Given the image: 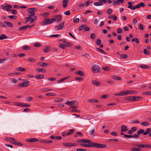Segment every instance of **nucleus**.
<instances>
[{
  "label": "nucleus",
  "instance_id": "obj_1",
  "mask_svg": "<svg viewBox=\"0 0 151 151\" xmlns=\"http://www.w3.org/2000/svg\"><path fill=\"white\" fill-rule=\"evenodd\" d=\"M88 144L83 143L80 144L79 145L83 147H94L96 148H103L107 147V145L104 144H101L94 142L92 141H90V143H87Z\"/></svg>",
  "mask_w": 151,
  "mask_h": 151
},
{
  "label": "nucleus",
  "instance_id": "obj_2",
  "mask_svg": "<svg viewBox=\"0 0 151 151\" xmlns=\"http://www.w3.org/2000/svg\"><path fill=\"white\" fill-rule=\"evenodd\" d=\"M62 19V16L60 15H58L55 18H52L51 19L48 18V24H51L54 22H60L61 21Z\"/></svg>",
  "mask_w": 151,
  "mask_h": 151
},
{
  "label": "nucleus",
  "instance_id": "obj_3",
  "mask_svg": "<svg viewBox=\"0 0 151 151\" xmlns=\"http://www.w3.org/2000/svg\"><path fill=\"white\" fill-rule=\"evenodd\" d=\"M107 0H100L99 2H95L94 5L95 6H101L107 2Z\"/></svg>",
  "mask_w": 151,
  "mask_h": 151
},
{
  "label": "nucleus",
  "instance_id": "obj_4",
  "mask_svg": "<svg viewBox=\"0 0 151 151\" xmlns=\"http://www.w3.org/2000/svg\"><path fill=\"white\" fill-rule=\"evenodd\" d=\"M65 23V22H63L60 23L58 26H55V28H57V30L61 29L63 28Z\"/></svg>",
  "mask_w": 151,
  "mask_h": 151
},
{
  "label": "nucleus",
  "instance_id": "obj_5",
  "mask_svg": "<svg viewBox=\"0 0 151 151\" xmlns=\"http://www.w3.org/2000/svg\"><path fill=\"white\" fill-rule=\"evenodd\" d=\"M145 6V4L143 2H142L140 3H139L135 6V7L134 8V10L136 9L140 8L141 7H144Z\"/></svg>",
  "mask_w": 151,
  "mask_h": 151
},
{
  "label": "nucleus",
  "instance_id": "obj_6",
  "mask_svg": "<svg viewBox=\"0 0 151 151\" xmlns=\"http://www.w3.org/2000/svg\"><path fill=\"white\" fill-rule=\"evenodd\" d=\"M99 66L97 65H95L92 68V71L94 73H96L99 72Z\"/></svg>",
  "mask_w": 151,
  "mask_h": 151
},
{
  "label": "nucleus",
  "instance_id": "obj_7",
  "mask_svg": "<svg viewBox=\"0 0 151 151\" xmlns=\"http://www.w3.org/2000/svg\"><path fill=\"white\" fill-rule=\"evenodd\" d=\"M134 3V1H131V2H128V8L132 10H134V8L135 7V6H133L132 5V4H133Z\"/></svg>",
  "mask_w": 151,
  "mask_h": 151
},
{
  "label": "nucleus",
  "instance_id": "obj_8",
  "mask_svg": "<svg viewBox=\"0 0 151 151\" xmlns=\"http://www.w3.org/2000/svg\"><path fill=\"white\" fill-rule=\"evenodd\" d=\"M124 1V0H114L113 4L114 5H119L120 3H123Z\"/></svg>",
  "mask_w": 151,
  "mask_h": 151
},
{
  "label": "nucleus",
  "instance_id": "obj_9",
  "mask_svg": "<svg viewBox=\"0 0 151 151\" xmlns=\"http://www.w3.org/2000/svg\"><path fill=\"white\" fill-rule=\"evenodd\" d=\"M78 142H83L85 143H90V140H89L87 139H79Z\"/></svg>",
  "mask_w": 151,
  "mask_h": 151
},
{
  "label": "nucleus",
  "instance_id": "obj_10",
  "mask_svg": "<svg viewBox=\"0 0 151 151\" xmlns=\"http://www.w3.org/2000/svg\"><path fill=\"white\" fill-rule=\"evenodd\" d=\"M38 141V139L36 138H29L26 140V141L30 142H37Z\"/></svg>",
  "mask_w": 151,
  "mask_h": 151
},
{
  "label": "nucleus",
  "instance_id": "obj_11",
  "mask_svg": "<svg viewBox=\"0 0 151 151\" xmlns=\"http://www.w3.org/2000/svg\"><path fill=\"white\" fill-rule=\"evenodd\" d=\"M141 97L138 96H133L132 97V101H139L140 99H141Z\"/></svg>",
  "mask_w": 151,
  "mask_h": 151
},
{
  "label": "nucleus",
  "instance_id": "obj_12",
  "mask_svg": "<svg viewBox=\"0 0 151 151\" xmlns=\"http://www.w3.org/2000/svg\"><path fill=\"white\" fill-rule=\"evenodd\" d=\"M76 74L79 75V76H85V74L84 72L82 71H78L75 73Z\"/></svg>",
  "mask_w": 151,
  "mask_h": 151
},
{
  "label": "nucleus",
  "instance_id": "obj_13",
  "mask_svg": "<svg viewBox=\"0 0 151 151\" xmlns=\"http://www.w3.org/2000/svg\"><path fill=\"white\" fill-rule=\"evenodd\" d=\"M11 143L17 146H22L23 145L22 143L19 142H11Z\"/></svg>",
  "mask_w": 151,
  "mask_h": 151
},
{
  "label": "nucleus",
  "instance_id": "obj_14",
  "mask_svg": "<svg viewBox=\"0 0 151 151\" xmlns=\"http://www.w3.org/2000/svg\"><path fill=\"white\" fill-rule=\"evenodd\" d=\"M68 0H64L63 1V7L64 8H65L68 5Z\"/></svg>",
  "mask_w": 151,
  "mask_h": 151
},
{
  "label": "nucleus",
  "instance_id": "obj_15",
  "mask_svg": "<svg viewBox=\"0 0 151 151\" xmlns=\"http://www.w3.org/2000/svg\"><path fill=\"white\" fill-rule=\"evenodd\" d=\"M17 86L19 87H24L27 86V84L26 83H21L17 85Z\"/></svg>",
  "mask_w": 151,
  "mask_h": 151
},
{
  "label": "nucleus",
  "instance_id": "obj_16",
  "mask_svg": "<svg viewBox=\"0 0 151 151\" xmlns=\"http://www.w3.org/2000/svg\"><path fill=\"white\" fill-rule=\"evenodd\" d=\"M151 132V128H148L146 129V131L144 132L143 133L144 135H146L149 133H150V132Z\"/></svg>",
  "mask_w": 151,
  "mask_h": 151
},
{
  "label": "nucleus",
  "instance_id": "obj_17",
  "mask_svg": "<svg viewBox=\"0 0 151 151\" xmlns=\"http://www.w3.org/2000/svg\"><path fill=\"white\" fill-rule=\"evenodd\" d=\"M47 24V18L44 19L43 22L41 23V25H43Z\"/></svg>",
  "mask_w": 151,
  "mask_h": 151
},
{
  "label": "nucleus",
  "instance_id": "obj_18",
  "mask_svg": "<svg viewBox=\"0 0 151 151\" xmlns=\"http://www.w3.org/2000/svg\"><path fill=\"white\" fill-rule=\"evenodd\" d=\"M37 65L40 66H45L47 65V63H46L42 62H40L38 63Z\"/></svg>",
  "mask_w": 151,
  "mask_h": 151
},
{
  "label": "nucleus",
  "instance_id": "obj_19",
  "mask_svg": "<svg viewBox=\"0 0 151 151\" xmlns=\"http://www.w3.org/2000/svg\"><path fill=\"white\" fill-rule=\"evenodd\" d=\"M36 70L38 72H42L43 73H45L46 71V70L44 69L40 68H38Z\"/></svg>",
  "mask_w": 151,
  "mask_h": 151
},
{
  "label": "nucleus",
  "instance_id": "obj_20",
  "mask_svg": "<svg viewBox=\"0 0 151 151\" xmlns=\"http://www.w3.org/2000/svg\"><path fill=\"white\" fill-rule=\"evenodd\" d=\"M4 23L7 25V26L9 27H13V24L11 22L8 21H4Z\"/></svg>",
  "mask_w": 151,
  "mask_h": 151
},
{
  "label": "nucleus",
  "instance_id": "obj_21",
  "mask_svg": "<svg viewBox=\"0 0 151 151\" xmlns=\"http://www.w3.org/2000/svg\"><path fill=\"white\" fill-rule=\"evenodd\" d=\"M69 77H64V78H61L60 80L57 81L58 83H60V82H62L63 81H64L66 80V79H68Z\"/></svg>",
  "mask_w": 151,
  "mask_h": 151
},
{
  "label": "nucleus",
  "instance_id": "obj_22",
  "mask_svg": "<svg viewBox=\"0 0 151 151\" xmlns=\"http://www.w3.org/2000/svg\"><path fill=\"white\" fill-rule=\"evenodd\" d=\"M127 127L125 125H122L121 127V131L122 132H125L127 130Z\"/></svg>",
  "mask_w": 151,
  "mask_h": 151
},
{
  "label": "nucleus",
  "instance_id": "obj_23",
  "mask_svg": "<svg viewBox=\"0 0 151 151\" xmlns=\"http://www.w3.org/2000/svg\"><path fill=\"white\" fill-rule=\"evenodd\" d=\"M63 145L65 146L68 147H72L74 146V144L69 143H64Z\"/></svg>",
  "mask_w": 151,
  "mask_h": 151
},
{
  "label": "nucleus",
  "instance_id": "obj_24",
  "mask_svg": "<svg viewBox=\"0 0 151 151\" xmlns=\"http://www.w3.org/2000/svg\"><path fill=\"white\" fill-rule=\"evenodd\" d=\"M35 78L37 79H41L44 78V75H36L35 76Z\"/></svg>",
  "mask_w": 151,
  "mask_h": 151
},
{
  "label": "nucleus",
  "instance_id": "obj_25",
  "mask_svg": "<svg viewBox=\"0 0 151 151\" xmlns=\"http://www.w3.org/2000/svg\"><path fill=\"white\" fill-rule=\"evenodd\" d=\"M16 70L17 71L23 72L25 71L26 69L23 67H20L17 68Z\"/></svg>",
  "mask_w": 151,
  "mask_h": 151
},
{
  "label": "nucleus",
  "instance_id": "obj_26",
  "mask_svg": "<svg viewBox=\"0 0 151 151\" xmlns=\"http://www.w3.org/2000/svg\"><path fill=\"white\" fill-rule=\"evenodd\" d=\"M96 49L97 51H99L101 53L104 54H106V52H104V50H102L101 48H99L98 47H96Z\"/></svg>",
  "mask_w": 151,
  "mask_h": 151
},
{
  "label": "nucleus",
  "instance_id": "obj_27",
  "mask_svg": "<svg viewBox=\"0 0 151 151\" xmlns=\"http://www.w3.org/2000/svg\"><path fill=\"white\" fill-rule=\"evenodd\" d=\"M140 68H149L150 67L145 65H139Z\"/></svg>",
  "mask_w": 151,
  "mask_h": 151
},
{
  "label": "nucleus",
  "instance_id": "obj_28",
  "mask_svg": "<svg viewBox=\"0 0 151 151\" xmlns=\"http://www.w3.org/2000/svg\"><path fill=\"white\" fill-rule=\"evenodd\" d=\"M7 37L5 34H2L1 36H0V40H3L7 38Z\"/></svg>",
  "mask_w": 151,
  "mask_h": 151
},
{
  "label": "nucleus",
  "instance_id": "obj_29",
  "mask_svg": "<svg viewBox=\"0 0 151 151\" xmlns=\"http://www.w3.org/2000/svg\"><path fill=\"white\" fill-rule=\"evenodd\" d=\"M144 53L146 55H149L150 54V52L147 49H145L144 50Z\"/></svg>",
  "mask_w": 151,
  "mask_h": 151
},
{
  "label": "nucleus",
  "instance_id": "obj_30",
  "mask_svg": "<svg viewBox=\"0 0 151 151\" xmlns=\"http://www.w3.org/2000/svg\"><path fill=\"white\" fill-rule=\"evenodd\" d=\"M88 101L92 103H97L99 102L97 100L94 99H89Z\"/></svg>",
  "mask_w": 151,
  "mask_h": 151
},
{
  "label": "nucleus",
  "instance_id": "obj_31",
  "mask_svg": "<svg viewBox=\"0 0 151 151\" xmlns=\"http://www.w3.org/2000/svg\"><path fill=\"white\" fill-rule=\"evenodd\" d=\"M125 99L126 100H127L132 101V96H128L126 97L125 98Z\"/></svg>",
  "mask_w": 151,
  "mask_h": 151
},
{
  "label": "nucleus",
  "instance_id": "obj_32",
  "mask_svg": "<svg viewBox=\"0 0 151 151\" xmlns=\"http://www.w3.org/2000/svg\"><path fill=\"white\" fill-rule=\"evenodd\" d=\"M92 83L97 86H100V82L99 81H93Z\"/></svg>",
  "mask_w": 151,
  "mask_h": 151
},
{
  "label": "nucleus",
  "instance_id": "obj_33",
  "mask_svg": "<svg viewBox=\"0 0 151 151\" xmlns=\"http://www.w3.org/2000/svg\"><path fill=\"white\" fill-rule=\"evenodd\" d=\"M141 124L142 125H143L144 126H146L149 125L150 124L148 122H142L141 123Z\"/></svg>",
  "mask_w": 151,
  "mask_h": 151
},
{
  "label": "nucleus",
  "instance_id": "obj_34",
  "mask_svg": "<svg viewBox=\"0 0 151 151\" xmlns=\"http://www.w3.org/2000/svg\"><path fill=\"white\" fill-rule=\"evenodd\" d=\"M102 69L104 70H106L107 71H109L110 70L109 67L108 66L103 67L102 68Z\"/></svg>",
  "mask_w": 151,
  "mask_h": 151
},
{
  "label": "nucleus",
  "instance_id": "obj_35",
  "mask_svg": "<svg viewBox=\"0 0 151 151\" xmlns=\"http://www.w3.org/2000/svg\"><path fill=\"white\" fill-rule=\"evenodd\" d=\"M36 19L37 17L36 16H34L33 17V18H32L31 20H30V23L32 24L34 22H35V20H36Z\"/></svg>",
  "mask_w": 151,
  "mask_h": 151
},
{
  "label": "nucleus",
  "instance_id": "obj_36",
  "mask_svg": "<svg viewBox=\"0 0 151 151\" xmlns=\"http://www.w3.org/2000/svg\"><path fill=\"white\" fill-rule=\"evenodd\" d=\"M28 12H29L28 14V16L29 17H30V16H34L35 14V13L34 12H32L30 11H29L28 10Z\"/></svg>",
  "mask_w": 151,
  "mask_h": 151
},
{
  "label": "nucleus",
  "instance_id": "obj_37",
  "mask_svg": "<svg viewBox=\"0 0 151 151\" xmlns=\"http://www.w3.org/2000/svg\"><path fill=\"white\" fill-rule=\"evenodd\" d=\"M126 91L127 92V94H135L136 93V92L135 91L133 90H127V91Z\"/></svg>",
  "mask_w": 151,
  "mask_h": 151
},
{
  "label": "nucleus",
  "instance_id": "obj_38",
  "mask_svg": "<svg viewBox=\"0 0 151 151\" xmlns=\"http://www.w3.org/2000/svg\"><path fill=\"white\" fill-rule=\"evenodd\" d=\"M22 49L25 50H27L30 49V48L28 46L25 45L22 47Z\"/></svg>",
  "mask_w": 151,
  "mask_h": 151
},
{
  "label": "nucleus",
  "instance_id": "obj_39",
  "mask_svg": "<svg viewBox=\"0 0 151 151\" xmlns=\"http://www.w3.org/2000/svg\"><path fill=\"white\" fill-rule=\"evenodd\" d=\"M7 8L6 9V10L7 11H10L11 10L10 9H12V6L9 4H7Z\"/></svg>",
  "mask_w": 151,
  "mask_h": 151
},
{
  "label": "nucleus",
  "instance_id": "obj_40",
  "mask_svg": "<svg viewBox=\"0 0 151 151\" xmlns=\"http://www.w3.org/2000/svg\"><path fill=\"white\" fill-rule=\"evenodd\" d=\"M74 101H68L65 103V104L70 105L72 106L73 105V104L74 103Z\"/></svg>",
  "mask_w": 151,
  "mask_h": 151
},
{
  "label": "nucleus",
  "instance_id": "obj_41",
  "mask_svg": "<svg viewBox=\"0 0 151 151\" xmlns=\"http://www.w3.org/2000/svg\"><path fill=\"white\" fill-rule=\"evenodd\" d=\"M8 17L12 19H15L17 18V16H16L9 15Z\"/></svg>",
  "mask_w": 151,
  "mask_h": 151
},
{
  "label": "nucleus",
  "instance_id": "obj_42",
  "mask_svg": "<svg viewBox=\"0 0 151 151\" xmlns=\"http://www.w3.org/2000/svg\"><path fill=\"white\" fill-rule=\"evenodd\" d=\"M141 150L140 148L133 147L132 148L131 151H140Z\"/></svg>",
  "mask_w": 151,
  "mask_h": 151
},
{
  "label": "nucleus",
  "instance_id": "obj_43",
  "mask_svg": "<svg viewBox=\"0 0 151 151\" xmlns=\"http://www.w3.org/2000/svg\"><path fill=\"white\" fill-rule=\"evenodd\" d=\"M125 91H127V90L123 91L121 92V96H124L127 95V92Z\"/></svg>",
  "mask_w": 151,
  "mask_h": 151
},
{
  "label": "nucleus",
  "instance_id": "obj_44",
  "mask_svg": "<svg viewBox=\"0 0 151 151\" xmlns=\"http://www.w3.org/2000/svg\"><path fill=\"white\" fill-rule=\"evenodd\" d=\"M66 45L63 44H61L59 45V47L60 48L62 49H65V48Z\"/></svg>",
  "mask_w": 151,
  "mask_h": 151
},
{
  "label": "nucleus",
  "instance_id": "obj_45",
  "mask_svg": "<svg viewBox=\"0 0 151 151\" xmlns=\"http://www.w3.org/2000/svg\"><path fill=\"white\" fill-rule=\"evenodd\" d=\"M120 57L123 59H126L128 57V55L126 54H122L121 55Z\"/></svg>",
  "mask_w": 151,
  "mask_h": 151
},
{
  "label": "nucleus",
  "instance_id": "obj_46",
  "mask_svg": "<svg viewBox=\"0 0 151 151\" xmlns=\"http://www.w3.org/2000/svg\"><path fill=\"white\" fill-rule=\"evenodd\" d=\"M113 78L117 80H120L121 79V77L116 76H113Z\"/></svg>",
  "mask_w": 151,
  "mask_h": 151
},
{
  "label": "nucleus",
  "instance_id": "obj_47",
  "mask_svg": "<svg viewBox=\"0 0 151 151\" xmlns=\"http://www.w3.org/2000/svg\"><path fill=\"white\" fill-rule=\"evenodd\" d=\"M144 95H151V91L145 92L143 93Z\"/></svg>",
  "mask_w": 151,
  "mask_h": 151
},
{
  "label": "nucleus",
  "instance_id": "obj_48",
  "mask_svg": "<svg viewBox=\"0 0 151 151\" xmlns=\"http://www.w3.org/2000/svg\"><path fill=\"white\" fill-rule=\"evenodd\" d=\"M32 99L33 98L32 97L29 96L26 97V100L28 101H31Z\"/></svg>",
  "mask_w": 151,
  "mask_h": 151
},
{
  "label": "nucleus",
  "instance_id": "obj_49",
  "mask_svg": "<svg viewBox=\"0 0 151 151\" xmlns=\"http://www.w3.org/2000/svg\"><path fill=\"white\" fill-rule=\"evenodd\" d=\"M31 17H26L25 19H26V20L25 21L24 23H27L29 21H30V20L31 19Z\"/></svg>",
  "mask_w": 151,
  "mask_h": 151
},
{
  "label": "nucleus",
  "instance_id": "obj_50",
  "mask_svg": "<svg viewBox=\"0 0 151 151\" xmlns=\"http://www.w3.org/2000/svg\"><path fill=\"white\" fill-rule=\"evenodd\" d=\"M96 37V35L94 33H93L91 35L90 38L93 40H94Z\"/></svg>",
  "mask_w": 151,
  "mask_h": 151
},
{
  "label": "nucleus",
  "instance_id": "obj_51",
  "mask_svg": "<svg viewBox=\"0 0 151 151\" xmlns=\"http://www.w3.org/2000/svg\"><path fill=\"white\" fill-rule=\"evenodd\" d=\"M144 130L143 129H141L137 132V134L138 135L139 134L143 133H143H144Z\"/></svg>",
  "mask_w": 151,
  "mask_h": 151
},
{
  "label": "nucleus",
  "instance_id": "obj_52",
  "mask_svg": "<svg viewBox=\"0 0 151 151\" xmlns=\"http://www.w3.org/2000/svg\"><path fill=\"white\" fill-rule=\"evenodd\" d=\"M111 134L113 136L117 137L118 136L117 133L116 132H112L111 133Z\"/></svg>",
  "mask_w": 151,
  "mask_h": 151
},
{
  "label": "nucleus",
  "instance_id": "obj_53",
  "mask_svg": "<svg viewBox=\"0 0 151 151\" xmlns=\"http://www.w3.org/2000/svg\"><path fill=\"white\" fill-rule=\"evenodd\" d=\"M30 106V105L27 104L23 103L22 107H29Z\"/></svg>",
  "mask_w": 151,
  "mask_h": 151
},
{
  "label": "nucleus",
  "instance_id": "obj_54",
  "mask_svg": "<svg viewBox=\"0 0 151 151\" xmlns=\"http://www.w3.org/2000/svg\"><path fill=\"white\" fill-rule=\"evenodd\" d=\"M59 34H56V35H50L49 37H58L59 36H60Z\"/></svg>",
  "mask_w": 151,
  "mask_h": 151
},
{
  "label": "nucleus",
  "instance_id": "obj_55",
  "mask_svg": "<svg viewBox=\"0 0 151 151\" xmlns=\"http://www.w3.org/2000/svg\"><path fill=\"white\" fill-rule=\"evenodd\" d=\"M34 45L35 47H40L42 45L39 43H35Z\"/></svg>",
  "mask_w": 151,
  "mask_h": 151
},
{
  "label": "nucleus",
  "instance_id": "obj_56",
  "mask_svg": "<svg viewBox=\"0 0 151 151\" xmlns=\"http://www.w3.org/2000/svg\"><path fill=\"white\" fill-rule=\"evenodd\" d=\"M84 29L85 31H88L90 30V28L88 27H87L86 26L84 25Z\"/></svg>",
  "mask_w": 151,
  "mask_h": 151
},
{
  "label": "nucleus",
  "instance_id": "obj_57",
  "mask_svg": "<svg viewBox=\"0 0 151 151\" xmlns=\"http://www.w3.org/2000/svg\"><path fill=\"white\" fill-rule=\"evenodd\" d=\"M95 130L93 129L90 132V134L91 135H93L94 136L93 134L94 133Z\"/></svg>",
  "mask_w": 151,
  "mask_h": 151
},
{
  "label": "nucleus",
  "instance_id": "obj_58",
  "mask_svg": "<svg viewBox=\"0 0 151 151\" xmlns=\"http://www.w3.org/2000/svg\"><path fill=\"white\" fill-rule=\"evenodd\" d=\"M11 11L14 14H16L17 13V11L15 9H13Z\"/></svg>",
  "mask_w": 151,
  "mask_h": 151
},
{
  "label": "nucleus",
  "instance_id": "obj_59",
  "mask_svg": "<svg viewBox=\"0 0 151 151\" xmlns=\"http://www.w3.org/2000/svg\"><path fill=\"white\" fill-rule=\"evenodd\" d=\"M26 29V28L25 26H24V27H20L19 28V30L22 31V30H25V29Z\"/></svg>",
  "mask_w": 151,
  "mask_h": 151
},
{
  "label": "nucleus",
  "instance_id": "obj_60",
  "mask_svg": "<svg viewBox=\"0 0 151 151\" xmlns=\"http://www.w3.org/2000/svg\"><path fill=\"white\" fill-rule=\"evenodd\" d=\"M36 8H31L29 9L28 10L32 12H34L36 10Z\"/></svg>",
  "mask_w": 151,
  "mask_h": 151
},
{
  "label": "nucleus",
  "instance_id": "obj_61",
  "mask_svg": "<svg viewBox=\"0 0 151 151\" xmlns=\"http://www.w3.org/2000/svg\"><path fill=\"white\" fill-rule=\"evenodd\" d=\"M80 19L79 18H76L73 21V22L75 23H77L79 22V21Z\"/></svg>",
  "mask_w": 151,
  "mask_h": 151
},
{
  "label": "nucleus",
  "instance_id": "obj_62",
  "mask_svg": "<svg viewBox=\"0 0 151 151\" xmlns=\"http://www.w3.org/2000/svg\"><path fill=\"white\" fill-rule=\"evenodd\" d=\"M0 26L1 27H4V28H5L6 27V25L4 24V23H3L2 22H0Z\"/></svg>",
  "mask_w": 151,
  "mask_h": 151
},
{
  "label": "nucleus",
  "instance_id": "obj_63",
  "mask_svg": "<svg viewBox=\"0 0 151 151\" xmlns=\"http://www.w3.org/2000/svg\"><path fill=\"white\" fill-rule=\"evenodd\" d=\"M27 60L29 61L31 63H33L35 61V59H34L28 58Z\"/></svg>",
  "mask_w": 151,
  "mask_h": 151
},
{
  "label": "nucleus",
  "instance_id": "obj_64",
  "mask_svg": "<svg viewBox=\"0 0 151 151\" xmlns=\"http://www.w3.org/2000/svg\"><path fill=\"white\" fill-rule=\"evenodd\" d=\"M84 27V25L83 24H82L79 27L78 29V30L79 31L82 30Z\"/></svg>",
  "mask_w": 151,
  "mask_h": 151
}]
</instances>
